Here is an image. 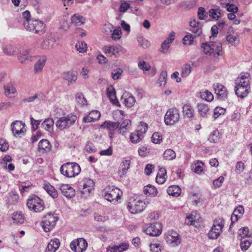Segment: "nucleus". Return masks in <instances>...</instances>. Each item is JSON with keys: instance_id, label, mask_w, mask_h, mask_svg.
<instances>
[{"instance_id": "obj_1", "label": "nucleus", "mask_w": 252, "mask_h": 252, "mask_svg": "<svg viewBox=\"0 0 252 252\" xmlns=\"http://www.w3.org/2000/svg\"><path fill=\"white\" fill-rule=\"evenodd\" d=\"M149 203L150 201L147 199L142 201L138 197H130L127 208L130 213L135 214L142 212Z\"/></svg>"}, {"instance_id": "obj_2", "label": "nucleus", "mask_w": 252, "mask_h": 252, "mask_svg": "<svg viewBox=\"0 0 252 252\" xmlns=\"http://www.w3.org/2000/svg\"><path fill=\"white\" fill-rule=\"evenodd\" d=\"M81 171L79 165L76 162H66L60 168L61 173L64 176L71 178L78 175Z\"/></svg>"}, {"instance_id": "obj_3", "label": "nucleus", "mask_w": 252, "mask_h": 252, "mask_svg": "<svg viewBox=\"0 0 252 252\" xmlns=\"http://www.w3.org/2000/svg\"><path fill=\"white\" fill-rule=\"evenodd\" d=\"M122 191L114 186H108L104 190V196L110 202H117L122 195Z\"/></svg>"}, {"instance_id": "obj_4", "label": "nucleus", "mask_w": 252, "mask_h": 252, "mask_svg": "<svg viewBox=\"0 0 252 252\" xmlns=\"http://www.w3.org/2000/svg\"><path fill=\"white\" fill-rule=\"evenodd\" d=\"M224 226V221L221 218H217L214 221L213 225L209 231L208 236L210 239H217L222 232Z\"/></svg>"}, {"instance_id": "obj_5", "label": "nucleus", "mask_w": 252, "mask_h": 252, "mask_svg": "<svg viewBox=\"0 0 252 252\" xmlns=\"http://www.w3.org/2000/svg\"><path fill=\"white\" fill-rule=\"evenodd\" d=\"M76 119L75 115L69 114L66 116L60 118L56 121V126L61 130L68 128L75 123Z\"/></svg>"}, {"instance_id": "obj_6", "label": "nucleus", "mask_w": 252, "mask_h": 252, "mask_svg": "<svg viewBox=\"0 0 252 252\" xmlns=\"http://www.w3.org/2000/svg\"><path fill=\"white\" fill-rule=\"evenodd\" d=\"M27 206L29 210L35 212H40L44 208L43 200L36 196L30 197L27 201Z\"/></svg>"}, {"instance_id": "obj_7", "label": "nucleus", "mask_w": 252, "mask_h": 252, "mask_svg": "<svg viewBox=\"0 0 252 252\" xmlns=\"http://www.w3.org/2000/svg\"><path fill=\"white\" fill-rule=\"evenodd\" d=\"M58 218L54 215L49 213L42 219L41 225L45 232H49L56 225Z\"/></svg>"}, {"instance_id": "obj_8", "label": "nucleus", "mask_w": 252, "mask_h": 252, "mask_svg": "<svg viewBox=\"0 0 252 252\" xmlns=\"http://www.w3.org/2000/svg\"><path fill=\"white\" fill-rule=\"evenodd\" d=\"M179 112L176 108L169 109L164 116V122L166 125L172 126L179 122Z\"/></svg>"}, {"instance_id": "obj_9", "label": "nucleus", "mask_w": 252, "mask_h": 252, "mask_svg": "<svg viewBox=\"0 0 252 252\" xmlns=\"http://www.w3.org/2000/svg\"><path fill=\"white\" fill-rule=\"evenodd\" d=\"M94 183L90 178H85L78 183V188L82 194L90 193L94 189Z\"/></svg>"}, {"instance_id": "obj_10", "label": "nucleus", "mask_w": 252, "mask_h": 252, "mask_svg": "<svg viewBox=\"0 0 252 252\" xmlns=\"http://www.w3.org/2000/svg\"><path fill=\"white\" fill-rule=\"evenodd\" d=\"M70 247L74 252H83L86 250L88 243L85 239L80 238L73 240L70 243Z\"/></svg>"}, {"instance_id": "obj_11", "label": "nucleus", "mask_w": 252, "mask_h": 252, "mask_svg": "<svg viewBox=\"0 0 252 252\" xmlns=\"http://www.w3.org/2000/svg\"><path fill=\"white\" fill-rule=\"evenodd\" d=\"M144 231L149 235L159 236L162 232L161 224L159 222L151 223L149 226L145 228Z\"/></svg>"}, {"instance_id": "obj_12", "label": "nucleus", "mask_w": 252, "mask_h": 252, "mask_svg": "<svg viewBox=\"0 0 252 252\" xmlns=\"http://www.w3.org/2000/svg\"><path fill=\"white\" fill-rule=\"evenodd\" d=\"M119 126L120 123L118 122H114L110 121H105L100 125V128H106L109 130V136L112 139L116 129L119 127Z\"/></svg>"}, {"instance_id": "obj_13", "label": "nucleus", "mask_w": 252, "mask_h": 252, "mask_svg": "<svg viewBox=\"0 0 252 252\" xmlns=\"http://www.w3.org/2000/svg\"><path fill=\"white\" fill-rule=\"evenodd\" d=\"M166 242L172 247H175L181 243V240L179 234L173 230L168 231L165 236Z\"/></svg>"}, {"instance_id": "obj_14", "label": "nucleus", "mask_w": 252, "mask_h": 252, "mask_svg": "<svg viewBox=\"0 0 252 252\" xmlns=\"http://www.w3.org/2000/svg\"><path fill=\"white\" fill-rule=\"evenodd\" d=\"M57 188L67 198H72L75 195V189L68 184H59Z\"/></svg>"}, {"instance_id": "obj_15", "label": "nucleus", "mask_w": 252, "mask_h": 252, "mask_svg": "<svg viewBox=\"0 0 252 252\" xmlns=\"http://www.w3.org/2000/svg\"><path fill=\"white\" fill-rule=\"evenodd\" d=\"M213 88L218 98L222 100L227 99L228 92L226 88L223 85L219 83L214 84Z\"/></svg>"}, {"instance_id": "obj_16", "label": "nucleus", "mask_w": 252, "mask_h": 252, "mask_svg": "<svg viewBox=\"0 0 252 252\" xmlns=\"http://www.w3.org/2000/svg\"><path fill=\"white\" fill-rule=\"evenodd\" d=\"M11 129L14 136L23 134L26 131L25 125L20 121H15L11 124Z\"/></svg>"}, {"instance_id": "obj_17", "label": "nucleus", "mask_w": 252, "mask_h": 252, "mask_svg": "<svg viewBox=\"0 0 252 252\" xmlns=\"http://www.w3.org/2000/svg\"><path fill=\"white\" fill-rule=\"evenodd\" d=\"M200 216L195 212H193L185 219V223L188 225H193L195 227L199 226Z\"/></svg>"}, {"instance_id": "obj_18", "label": "nucleus", "mask_w": 252, "mask_h": 252, "mask_svg": "<svg viewBox=\"0 0 252 252\" xmlns=\"http://www.w3.org/2000/svg\"><path fill=\"white\" fill-rule=\"evenodd\" d=\"M250 74L248 72H242L237 77L235 81V84L237 85L250 86Z\"/></svg>"}, {"instance_id": "obj_19", "label": "nucleus", "mask_w": 252, "mask_h": 252, "mask_svg": "<svg viewBox=\"0 0 252 252\" xmlns=\"http://www.w3.org/2000/svg\"><path fill=\"white\" fill-rule=\"evenodd\" d=\"M121 101L122 103L125 104L126 106L130 107L134 104L136 100L132 94L128 92H125L122 95Z\"/></svg>"}, {"instance_id": "obj_20", "label": "nucleus", "mask_w": 252, "mask_h": 252, "mask_svg": "<svg viewBox=\"0 0 252 252\" xmlns=\"http://www.w3.org/2000/svg\"><path fill=\"white\" fill-rule=\"evenodd\" d=\"M101 116L100 113L97 110H92L89 113L84 116L83 122L84 123H91L98 120Z\"/></svg>"}, {"instance_id": "obj_21", "label": "nucleus", "mask_w": 252, "mask_h": 252, "mask_svg": "<svg viewBox=\"0 0 252 252\" xmlns=\"http://www.w3.org/2000/svg\"><path fill=\"white\" fill-rule=\"evenodd\" d=\"M32 26L30 29V32L36 33H39L40 32L43 33L45 28V25L44 23L38 20H33V24Z\"/></svg>"}, {"instance_id": "obj_22", "label": "nucleus", "mask_w": 252, "mask_h": 252, "mask_svg": "<svg viewBox=\"0 0 252 252\" xmlns=\"http://www.w3.org/2000/svg\"><path fill=\"white\" fill-rule=\"evenodd\" d=\"M236 94L239 97L244 98L246 97L250 92V86H244L236 85L235 88Z\"/></svg>"}, {"instance_id": "obj_23", "label": "nucleus", "mask_w": 252, "mask_h": 252, "mask_svg": "<svg viewBox=\"0 0 252 252\" xmlns=\"http://www.w3.org/2000/svg\"><path fill=\"white\" fill-rule=\"evenodd\" d=\"M63 78L68 82V85L74 84L77 78V73L74 70H70L63 73Z\"/></svg>"}, {"instance_id": "obj_24", "label": "nucleus", "mask_w": 252, "mask_h": 252, "mask_svg": "<svg viewBox=\"0 0 252 252\" xmlns=\"http://www.w3.org/2000/svg\"><path fill=\"white\" fill-rule=\"evenodd\" d=\"M129 248L128 243H122L119 245L109 246L107 248V252H123L127 250Z\"/></svg>"}, {"instance_id": "obj_25", "label": "nucleus", "mask_w": 252, "mask_h": 252, "mask_svg": "<svg viewBox=\"0 0 252 252\" xmlns=\"http://www.w3.org/2000/svg\"><path fill=\"white\" fill-rule=\"evenodd\" d=\"M17 58L18 61L21 63H26L27 61L31 62L32 57L29 55V50L27 49H22L19 51L18 54Z\"/></svg>"}, {"instance_id": "obj_26", "label": "nucleus", "mask_w": 252, "mask_h": 252, "mask_svg": "<svg viewBox=\"0 0 252 252\" xmlns=\"http://www.w3.org/2000/svg\"><path fill=\"white\" fill-rule=\"evenodd\" d=\"M212 56H220L222 55V44L220 42H210Z\"/></svg>"}, {"instance_id": "obj_27", "label": "nucleus", "mask_w": 252, "mask_h": 252, "mask_svg": "<svg viewBox=\"0 0 252 252\" xmlns=\"http://www.w3.org/2000/svg\"><path fill=\"white\" fill-rule=\"evenodd\" d=\"M121 48L120 46H106L104 48V52L110 57H116V55L121 51Z\"/></svg>"}, {"instance_id": "obj_28", "label": "nucleus", "mask_w": 252, "mask_h": 252, "mask_svg": "<svg viewBox=\"0 0 252 252\" xmlns=\"http://www.w3.org/2000/svg\"><path fill=\"white\" fill-rule=\"evenodd\" d=\"M197 108L201 117L203 118L207 117L210 111V107L208 104L204 103H198L197 105Z\"/></svg>"}, {"instance_id": "obj_29", "label": "nucleus", "mask_w": 252, "mask_h": 252, "mask_svg": "<svg viewBox=\"0 0 252 252\" xmlns=\"http://www.w3.org/2000/svg\"><path fill=\"white\" fill-rule=\"evenodd\" d=\"M130 164V161L129 160H125L121 163L118 172L120 177L122 178L126 175L127 171L129 168Z\"/></svg>"}, {"instance_id": "obj_30", "label": "nucleus", "mask_w": 252, "mask_h": 252, "mask_svg": "<svg viewBox=\"0 0 252 252\" xmlns=\"http://www.w3.org/2000/svg\"><path fill=\"white\" fill-rule=\"evenodd\" d=\"M55 38L52 37L44 39L40 44V47L44 50H50L53 48Z\"/></svg>"}, {"instance_id": "obj_31", "label": "nucleus", "mask_w": 252, "mask_h": 252, "mask_svg": "<svg viewBox=\"0 0 252 252\" xmlns=\"http://www.w3.org/2000/svg\"><path fill=\"white\" fill-rule=\"evenodd\" d=\"M4 94L8 97H11L12 94H16L17 91L12 82H9L4 85Z\"/></svg>"}, {"instance_id": "obj_32", "label": "nucleus", "mask_w": 252, "mask_h": 252, "mask_svg": "<svg viewBox=\"0 0 252 252\" xmlns=\"http://www.w3.org/2000/svg\"><path fill=\"white\" fill-rule=\"evenodd\" d=\"M47 61L46 56H41L34 65V71L35 73L41 72Z\"/></svg>"}, {"instance_id": "obj_33", "label": "nucleus", "mask_w": 252, "mask_h": 252, "mask_svg": "<svg viewBox=\"0 0 252 252\" xmlns=\"http://www.w3.org/2000/svg\"><path fill=\"white\" fill-rule=\"evenodd\" d=\"M167 178L166 170L164 168H160L156 177V182L159 184L164 183Z\"/></svg>"}, {"instance_id": "obj_34", "label": "nucleus", "mask_w": 252, "mask_h": 252, "mask_svg": "<svg viewBox=\"0 0 252 252\" xmlns=\"http://www.w3.org/2000/svg\"><path fill=\"white\" fill-rule=\"evenodd\" d=\"M60 245V243L58 239L51 240L46 248V252H55L59 248Z\"/></svg>"}, {"instance_id": "obj_35", "label": "nucleus", "mask_w": 252, "mask_h": 252, "mask_svg": "<svg viewBox=\"0 0 252 252\" xmlns=\"http://www.w3.org/2000/svg\"><path fill=\"white\" fill-rule=\"evenodd\" d=\"M51 145L49 142L46 139H42L40 141L38 144V151L40 152L44 153L50 151Z\"/></svg>"}, {"instance_id": "obj_36", "label": "nucleus", "mask_w": 252, "mask_h": 252, "mask_svg": "<svg viewBox=\"0 0 252 252\" xmlns=\"http://www.w3.org/2000/svg\"><path fill=\"white\" fill-rule=\"evenodd\" d=\"M54 121L52 118L46 119L41 124L42 128L46 130L51 132L53 129Z\"/></svg>"}, {"instance_id": "obj_37", "label": "nucleus", "mask_w": 252, "mask_h": 252, "mask_svg": "<svg viewBox=\"0 0 252 252\" xmlns=\"http://www.w3.org/2000/svg\"><path fill=\"white\" fill-rule=\"evenodd\" d=\"M107 95L110 101L114 104L118 103V100L116 96V91L114 88L110 85L107 89Z\"/></svg>"}, {"instance_id": "obj_38", "label": "nucleus", "mask_w": 252, "mask_h": 252, "mask_svg": "<svg viewBox=\"0 0 252 252\" xmlns=\"http://www.w3.org/2000/svg\"><path fill=\"white\" fill-rule=\"evenodd\" d=\"M43 188L47 191V192L53 198H56L58 197V191L55 187L49 184H46L44 185Z\"/></svg>"}, {"instance_id": "obj_39", "label": "nucleus", "mask_w": 252, "mask_h": 252, "mask_svg": "<svg viewBox=\"0 0 252 252\" xmlns=\"http://www.w3.org/2000/svg\"><path fill=\"white\" fill-rule=\"evenodd\" d=\"M167 193L173 196H178L181 192V189L178 186H171L167 189Z\"/></svg>"}, {"instance_id": "obj_40", "label": "nucleus", "mask_w": 252, "mask_h": 252, "mask_svg": "<svg viewBox=\"0 0 252 252\" xmlns=\"http://www.w3.org/2000/svg\"><path fill=\"white\" fill-rule=\"evenodd\" d=\"M183 113L185 118H191L194 115V110L189 104H186L183 107Z\"/></svg>"}, {"instance_id": "obj_41", "label": "nucleus", "mask_w": 252, "mask_h": 252, "mask_svg": "<svg viewBox=\"0 0 252 252\" xmlns=\"http://www.w3.org/2000/svg\"><path fill=\"white\" fill-rule=\"evenodd\" d=\"M72 23L77 26H80L85 23V19L78 14H74L71 17Z\"/></svg>"}, {"instance_id": "obj_42", "label": "nucleus", "mask_w": 252, "mask_h": 252, "mask_svg": "<svg viewBox=\"0 0 252 252\" xmlns=\"http://www.w3.org/2000/svg\"><path fill=\"white\" fill-rule=\"evenodd\" d=\"M144 193L146 195L155 196L157 195L158 191L157 189L155 187L151 185H148L144 187Z\"/></svg>"}, {"instance_id": "obj_43", "label": "nucleus", "mask_w": 252, "mask_h": 252, "mask_svg": "<svg viewBox=\"0 0 252 252\" xmlns=\"http://www.w3.org/2000/svg\"><path fill=\"white\" fill-rule=\"evenodd\" d=\"M220 133L218 130L213 131L209 135L208 140L211 143H217L220 139Z\"/></svg>"}, {"instance_id": "obj_44", "label": "nucleus", "mask_w": 252, "mask_h": 252, "mask_svg": "<svg viewBox=\"0 0 252 252\" xmlns=\"http://www.w3.org/2000/svg\"><path fill=\"white\" fill-rule=\"evenodd\" d=\"M226 40L233 46H236L240 42L238 35L228 34L226 36Z\"/></svg>"}, {"instance_id": "obj_45", "label": "nucleus", "mask_w": 252, "mask_h": 252, "mask_svg": "<svg viewBox=\"0 0 252 252\" xmlns=\"http://www.w3.org/2000/svg\"><path fill=\"white\" fill-rule=\"evenodd\" d=\"M250 236L248 227H244L239 230L238 238L240 240L249 238Z\"/></svg>"}, {"instance_id": "obj_46", "label": "nucleus", "mask_w": 252, "mask_h": 252, "mask_svg": "<svg viewBox=\"0 0 252 252\" xmlns=\"http://www.w3.org/2000/svg\"><path fill=\"white\" fill-rule=\"evenodd\" d=\"M131 124V121L128 119H126L122 123L119 128V131L121 134H124L126 133L129 128V126Z\"/></svg>"}, {"instance_id": "obj_47", "label": "nucleus", "mask_w": 252, "mask_h": 252, "mask_svg": "<svg viewBox=\"0 0 252 252\" xmlns=\"http://www.w3.org/2000/svg\"><path fill=\"white\" fill-rule=\"evenodd\" d=\"M163 157L164 159L169 160L175 159L176 156L175 152L173 150L169 149L164 151Z\"/></svg>"}, {"instance_id": "obj_48", "label": "nucleus", "mask_w": 252, "mask_h": 252, "mask_svg": "<svg viewBox=\"0 0 252 252\" xmlns=\"http://www.w3.org/2000/svg\"><path fill=\"white\" fill-rule=\"evenodd\" d=\"M200 96L202 99H203L208 102L212 101L214 99L213 94L211 92L208 90L200 92Z\"/></svg>"}, {"instance_id": "obj_49", "label": "nucleus", "mask_w": 252, "mask_h": 252, "mask_svg": "<svg viewBox=\"0 0 252 252\" xmlns=\"http://www.w3.org/2000/svg\"><path fill=\"white\" fill-rule=\"evenodd\" d=\"M3 51L6 55L11 56L16 54L18 49L15 47L8 45L3 48Z\"/></svg>"}, {"instance_id": "obj_50", "label": "nucleus", "mask_w": 252, "mask_h": 252, "mask_svg": "<svg viewBox=\"0 0 252 252\" xmlns=\"http://www.w3.org/2000/svg\"><path fill=\"white\" fill-rule=\"evenodd\" d=\"M12 219L14 223L22 224L24 221V217L21 213L16 212L13 214Z\"/></svg>"}, {"instance_id": "obj_51", "label": "nucleus", "mask_w": 252, "mask_h": 252, "mask_svg": "<svg viewBox=\"0 0 252 252\" xmlns=\"http://www.w3.org/2000/svg\"><path fill=\"white\" fill-rule=\"evenodd\" d=\"M204 163L202 161H197L194 165H192V170L197 174H200L203 171V166Z\"/></svg>"}, {"instance_id": "obj_52", "label": "nucleus", "mask_w": 252, "mask_h": 252, "mask_svg": "<svg viewBox=\"0 0 252 252\" xmlns=\"http://www.w3.org/2000/svg\"><path fill=\"white\" fill-rule=\"evenodd\" d=\"M111 33L112 39L114 40L120 39L122 37V31L120 27H117L115 29L113 30Z\"/></svg>"}, {"instance_id": "obj_53", "label": "nucleus", "mask_w": 252, "mask_h": 252, "mask_svg": "<svg viewBox=\"0 0 252 252\" xmlns=\"http://www.w3.org/2000/svg\"><path fill=\"white\" fill-rule=\"evenodd\" d=\"M192 68L189 64H184L182 67L181 76L183 77H186L189 75L191 71Z\"/></svg>"}, {"instance_id": "obj_54", "label": "nucleus", "mask_w": 252, "mask_h": 252, "mask_svg": "<svg viewBox=\"0 0 252 252\" xmlns=\"http://www.w3.org/2000/svg\"><path fill=\"white\" fill-rule=\"evenodd\" d=\"M142 137H143L137 131H136L130 134L129 139L132 143H137L141 140Z\"/></svg>"}, {"instance_id": "obj_55", "label": "nucleus", "mask_w": 252, "mask_h": 252, "mask_svg": "<svg viewBox=\"0 0 252 252\" xmlns=\"http://www.w3.org/2000/svg\"><path fill=\"white\" fill-rule=\"evenodd\" d=\"M241 242L240 244V247L241 249L243 251H246L248 249L250 245H251L252 243V238H249L248 240L246 239H243L242 240H241Z\"/></svg>"}, {"instance_id": "obj_56", "label": "nucleus", "mask_w": 252, "mask_h": 252, "mask_svg": "<svg viewBox=\"0 0 252 252\" xmlns=\"http://www.w3.org/2000/svg\"><path fill=\"white\" fill-rule=\"evenodd\" d=\"M76 50L80 53L85 52L87 48V44L84 41H78L75 45Z\"/></svg>"}, {"instance_id": "obj_57", "label": "nucleus", "mask_w": 252, "mask_h": 252, "mask_svg": "<svg viewBox=\"0 0 252 252\" xmlns=\"http://www.w3.org/2000/svg\"><path fill=\"white\" fill-rule=\"evenodd\" d=\"M148 127V125L146 123L141 122L136 131L143 137V134L147 131Z\"/></svg>"}, {"instance_id": "obj_58", "label": "nucleus", "mask_w": 252, "mask_h": 252, "mask_svg": "<svg viewBox=\"0 0 252 252\" xmlns=\"http://www.w3.org/2000/svg\"><path fill=\"white\" fill-rule=\"evenodd\" d=\"M167 73L163 71L160 74L158 83L160 86H164L166 83Z\"/></svg>"}, {"instance_id": "obj_59", "label": "nucleus", "mask_w": 252, "mask_h": 252, "mask_svg": "<svg viewBox=\"0 0 252 252\" xmlns=\"http://www.w3.org/2000/svg\"><path fill=\"white\" fill-rule=\"evenodd\" d=\"M201 47L205 54L212 56L210 42H205L202 43Z\"/></svg>"}, {"instance_id": "obj_60", "label": "nucleus", "mask_w": 252, "mask_h": 252, "mask_svg": "<svg viewBox=\"0 0 252 252\" xmlns=\"http://www.w3.org/2000/svg\"><path fill=\"white\" fill-rule=\"evenodd\" d=\"M209 15L214 19H218L220 17L221 13L220 9H211L209 11Z\"/></svg>"}, {"instance_id": "obj_61", "label": "nucleus", "mask_w": 252, "mask_h": 252, "mask_svg": "<svg viewBox=\"0 0 252 252\" xmlns=\"http://www.w3.org/2000/svg\"><path fill=\"white\" fill-rule=\"evenodd\" d=\"M194 36L190 34H188L183 38V43L185 45H190L192 44Z\"/></svg>"}, {"instance_id": "obj_62", "label": "nucleus", "mask_w": 252, "mask_h": 252, "mask_svg": "<svg viewBox=\"0 0 252 252\" xmlns=\"http://www.w3.org/2000/svg\"><path fill=\"white\" fill-rule=\"evenodd\" d=\"M162 135L160 133L155 132L151 137L152 141L156 144H159L162 141Z\"/></svg>"}, {"instance_id": "obj_63", "label": "nucleus", "mask_w": 252, "mask_h": 252, "mask_svg": "<svg viewBox=\"0 0 252 252\" xmlns=\"http://www.w3.org/2000/svg\"><path fill=\"white\" fill-rule=\"evenodd\" d=\"M123 72V70L120 68H117V69L113 70L111 73L112 78L114 80L119 79Z\"/></svg>"}, {"instance_id": "obj_64", "label": "nucleus", "mask_w": 252, "mask_h": 252, "mask_svg": "<svg viewBox=\"0 0 252 252\" xmlns=\"http://www.w3.org/2000/svg\"><path fill=\"white\" fill-rule=\"evenodd\" d=\"M76 99L77 102L81 105H86L87 103V100L82 93H78L76 94Z\"/></svg>"}]
</instances>
